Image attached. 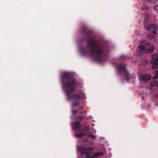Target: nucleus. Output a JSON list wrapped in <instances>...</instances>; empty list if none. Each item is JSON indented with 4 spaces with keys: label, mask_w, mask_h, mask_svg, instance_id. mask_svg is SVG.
I'll return each mask as SVG.
<instances>
[{
    "label": "nucleus",
    "mask_w": 158,
    "mask_h": 158,
    "mask_svg": "<svg viewBox=\"0 0 158 158\" xmlns=\"http://www.w3.org/2000/svg\"><path fill=\"white\" fill-rule=\"evenodd\" d=\"M71 75L70 72H64L61 74L60 79L67 100L72 102L73 106H77L80 104L82 99H85L86 97L85 94L83 92H80L77 94H71L77 83L71 77Z\"/></svg>",
    "instance_id": "1"
},
{
    "label": "nucleus",
    "mask_w": 158,
    "mask_h": 158,
    "mask_svg": "<svg viewBox=\"0 0 158 158\" xmlns=\"http://www.w3.org/2000/svg\"><path fill=\"white\" fill-rule=\"evenodd\" d=\"M89 47L86 49H80V53L82 56H90L95 57V60L100 62V60L103 57V51L95 44L94 40H90Z\"/></svg>",
    "instance_id": "2"
},
{
    "label": "nucleus",
    "mask_w": 158,
    "mask_h": 158,
    "mask_svg": "<svg viewBox=\"0 0 158 158\" xmlns=\"http://www.w3.org/2000/svg\"><path fill=\"white\" fill-rule=\"evenodd\" d=\"M94 148H83L81 145L77 146V158H97L98 156L103 155L102 152L96 153L92 155Z\"/></svg>",
    "instance_id": "3"
},
{
    "label": "nucleus",
    "mask_w": 158,
    "mask_h": 158,
    "mask_svg": "<svg viewBox=\"0 0 158 158\" xmlns=\"http://www.w3.org/2000/svg\"><path fill=\"white\" fill-rule=\"evenodd\" d=\"M126 66L124 65H119L116 68L117 71L118 73H122L124 78L127 81H129L133 77L130 74L126 69Z\"/></svg>",
    "instance_id": "4"
},
{
    "label": "nucleus",
    "mask_w": 158,
    "mask_h": 158,
    "mask_svg": "<svg viewBox=\"0 0 158 158\" xmlns=\"http://www.w3.org/2000/svg\"><path fill=\"white\" fill-rule=\"evenodd\" d=\"M145 27L148 31L155 29L153 31V34L158 35V26L155 24H151L145 26Z\"/></svg>",
    "instance_id": "5"
},
{
    "label": "nucleus",
    "mask_w": 158,
    "mask_h": 158,
    "mask_svg": "<svg viewBox=\"0 0 158 158\" xmlns=\"http://www.w3.org/2000/svg\"><path fill=\"white\" fill-rule=\"evenodd\" d=\"M152 60L151 63L152 65V68L156 69L158 67V54L153 55L152 56Z\"/></svg>",
    "instance_id": "6"
},
{
    "label": "nucleus",
    "mask_w": 158,
    "mask_h": 158,
    "mask_svg": "<svg viewBox=\"0 0 158 158\" xmlns=\"http://www.w3.org/2000/svg\"><path fill=\"white\" fill-rule=\"evenodd\" d=\"M89 130V128L88 127H86L85 128L84 131L82 130H78L77 132V133L75 135V136L76 137H81L85 135L86 134L85 131H88Z\"/></svg>",
    "instance_id": "7"
},
{
    "label": "nucleus",
    "mask_w": 158,
    "mask_h": 158,
    "mask_svg": "<svg viewBox=\"0 0 158 158\" xmlns=\"http://www.w3.org/2000/svg\"><path fill=\"white\" fill-rule=\"evenodd\" d=\"M146 45L149 46L147 48H146L145 50V52L147 53H152L154 51L155 46L153 45H151V44L149 42H148L146 43Z\"/></svg>",
    "instance_id": "8"
},
{
    "label": "nucleus",
    "mask_w": 158,
    "mask_h": 158,
    "mask_svg": "<svg viewBox=\"0 0 158 158\" xmlns=\"http://www.w3.org/2000/svg\"><path fill=\"white\" fill-rule=\"evenodd\" d=\"M151 76L148 75L146 74L141 76L139 79L140 83H142L143 82L147 81L150 80Z\"/></svg>",
    "instance_id": "9"
},
{
    "label": "nucleus",
    "mask_w": 158,
    "mask_h": 158,
    "mask_svg": "<svg viewBox=\"0 0 158 158\" xmlns=\"http://www.w3.org/2000/svg\"><path fill=\"white\" fill-rule=\"evenodd\" d=\"M144 53V52L143 51L140 49H138L137 48V50L134 53V55L135 56H137L139 55H142Z\"/></svg>",
    "instance_id": "10"
},
{
    "label": "nucleus",
    "mask_w": 158,
    "mask_h": 158,
    "mask_svg": "<svg viewBox=\"0 0 158 158\" xmlns=\"http://www.w3.org/2000/svg\"><path fill=\"white\" fill-rule=\"evenodd\" d=\"M79 122H76L71 123V126L73 129H77L80 127Z\"/></svg>",
    "instance_id": "11"
},
{
    "label": "nucleus",
    "mask_w": 158,
    "mask_h": 158,
    "mask_svg": "<svg viewBox=\"0 0 158 158\" xmlns=\"http://www.w3.org/2000/svg\"><path fill=\"white\" fill-rule=\"evenodd\" d=\"M82 143H83L84 145H91L93 144V143L91 142H88L87 139H85L82 142Z\"/></svg>",
    "instance_id": "12"
},
{
    "label": "nucleus",
    "mask_w": 158,
    "mask_h": 158,
    "mask_svg": "<svg viewBox=\"0 0 158 158\" xmlns=\"http://www.w3.org/2000/svg\"><path fill=\"white\" fill-rule=\"evenodd\" d=\"M138 49H140L142 50L143 52L146 49V46L144 45H139L138 46Z\"/></svg>",
    "instance_id": "13"
},
{
    "label": "nucleus",
    "mask_w": 158,
    "mask_h": 158,
    "mask_svg": "<svg viewBox=\"0 0 158 158\" xmlns=\"http://www.w3.org/2000/svg\"><path fill=\"white\" fill-rule=\"evenodd\" d=\"M151 85L152 87L157 86L158 87V82L156 81H152L151 83Z\"/></svg>",
    "instance_id": "14"
},
{
    "label": "nucleus",
    "mask_w": 158,
    "mask_h": 158,
    "mask_svg": "<svg viewBox=\"0 0 158 158\" xmlns=\"http://www.w3.org/2000/svg\"><path fill=\"white\" fill-rule=\"evenodd\" d=\"M147 38L149 39H151L154 38V36L152 34H149L148 35Z\"/></svg>",
    "instance_id": "15"
},
{
    "label": "nucleus",
    "mask_w": 158,
    "mask_h": 158,
    "mask_svg": "<svg viewBox=\"0 0 158 158\" xmlns=\"http://www.w3.org/2000/svg\"><path fill=\"white\" fill-rule=\"evenodd\" d=\"M158 78V70L156 71V75L153 77L154 79H156Z\"/></svg>",
    "instance_id": "16"
},
{
    "label": "nucleus",
    "mask_w": 158,
    "mask_h": 158,
    "mask_svg": "<svg viewBox=\"0 0 158 158\" xmlns=\"http://www.w3.org/2000/svg\"><path fill=\"white\" fill-rule=\"evenodd\" d=\"M148 1L150 2L154 3L157 2V0H148Z\"/></svg>",
    "instance_id": "17"
},
{
    "label": "nucleus",
    "mask_w": 158,
    "mask_h": 158,
    "mask_svg": "<svg viewBox=\"0 0 158 158\" xmlns=\"http://www.w3.org/2000/svg\"><path fill=\"white\" fill-rule=\"evenodd\" d=\"M72 113L73 114H76L78 112V110H72Z\"/></svg>",
    "instance_id": "18"
},
{
    "label": "nucleus",
    "mask_w": 158,
    "mask_h": 158,
    "mask_svg": "<svg viewBox=\"0 0 158 158\" xmlns=\"http://www.w3.org/2000/svg\"><path fill=\"white\" fill-rule=\"evenodd\" d=\"M89 136L91 138H94V139H95L96 137V136H95L94 135H89Z\"/></svg>",
    "instance_id": "19"
},
{
    "label": "nucleus",
    "mask_w": 158,
    "mask_h": 158,
    "mask_svg": "<svg viewBox=\"0 0 158 158\" xmlns=\"http://www.w3.org/2000/svg\"><path fill=\"white\" fill-rule=\"evenodd\" d=\"M154 9L155 10L158 11V5H156L154 7Z\"/></svg>",
    "instance_id": "20"
},
{
    "label": "nucleus",
    "mask_w": 158,
    "mask_h": 158,
    "mask_svg": "<svg viewBox=\"0 0 158 158\" xmlns=\"http://www.w3.org/2000/svg\"><path fill=\"white\" fill-rule=\"evenodd\" d=\"M140 43L143 44L146 42V40H142L140 41Z\"/></svg>",
    "instance_id": "21"
},
{
    "label": "nucleus",
    "mask_w": 158,
    "mask_h": 158,
    "mask_svg": "<svg viewBox=\"0 0 158 158\" xmlns=\"http://www.w3.org/2000/svg\"><path fill=\"white\" fill-rule=\"evenodd\" d=\"M92 132L94 133H95L96 132V131L94 129H93L92 130Z\"/></svg>",
    "instance_id": "22"
},
{
    "label": "nucleus",
    "mask_w": 158,
    "mask_h": 158,
    "mask_svg": "<svg viewBox=\"0 0 158 158\" xmlns=\"http://www.w3.org/2000/svg\"><path fill=\"white\" fill-rule=\"evenodd\" d=\"M83 108V106H81L80 107V109H82Z\"/></svg>",
    "instance_id": "23"
}]
</instances>
